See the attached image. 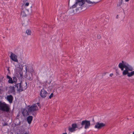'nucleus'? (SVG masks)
Instances as JSON below:
<instances>
[{"instance_id": "2eb2a0df", "label": "nucleus", "mask_w": 134, "mask_h": 134, "mask_svg": "<svg viewBox=\"0 0 134 134\" xmlns=\"http://www.w3.org/2000/svg\"><path fill=\"white\" fill-rule=\"evenodd\" d=\"M86 1V0H77L76 1L79 6H82L85 4Z\"/></svg>"}, {"instance_id": "6ab92c4d", "label": "nucleus", "mask_w": 134, "mask_h": 134, "mask_svg": "<svg viewBox=\"0 0 134 134\" xmlns=\"http://www.w3.org/2000/svg\"><path fill=\"white\" fill-rule=\"evenodd\" d=\"M24 116H27L29 114L28 112L26 109H24L22 112Z\"/></svg>"}, {"instance_id": "a211bd4d", "label": "nucleus", "mask_w": 134, "mask_h": 134, "mask_svg": "<svg viewBox=\"0 0 134 134\" xmlns=\"http://www.w3.org/2000/svg\"><path fill=\"white\" fill-rule=\"evenodd\" d=\"M7 98L8 100L10 103H11L12 102L13 97L11 96L10 95L8 96L7 97Z\"/></svg>"}, {"instance_id": "cd10ccee", "label": "nucleus", "mask_w": 134, "mask_h": 134, "mask_svg": "<svg viewBox=\"0 0 134 134\" xmlns=\"http://www.w3.org/2000/svg\"><path fill=\"white\" fill-rule=\"evenodd\" d=\"M98 38L99 39H100V36H98Z\"/></svg>"}, {"instance_id": "c756f323", "label": "nucleus", "mask_w": 134, "mask_h": 134, "mask_svg": "<svg viewBox=\"0 0 134 134\" xmlns=\"http://www.w3.org/2000/svg\"><path fill=\"white\" fill-rule=\"evenodd\" d=\"M62 134H67V133L66 132L63 133H62Z\"/></svg>"}, {"instance_id": "7ed1b4c3", "label": "nucleus", "mask_w": 134, "mask_h": 134, "mask_svg": "<svg viewBox=\"0 0 134 134\" xmlns=\"http://www.w3.org/2000/svg\"><path fill=\"white\" fill-rule=\"evenodd\" d=\"M81 125L85 129L89 128L91 125L90 121L87 120L82 121L81 122Z\"/></svg>"}, {"instance_id": "bb28decb", "label": "nucleus", "mask_w": 134, "mask_h": 134, "mask_svg": "<svg viewBox=\"0 0 134 134\" xmlns=\"http://www.w3.org/2000/svg\"><path fill=\"white\" fill-rule=\"evenodd\" d=\"M24 134H29L28 132H26Z\"/></svg>"}, {"instance_id": "20e7f679", "label": "nucleus", "mask_w": 134, "mask_h": 134, "mask_svg": "<svg viewBox=\"0 0 134 134\" xmlns=\"http://www.w3.org/2000/svg\"><path fill=\"white\" fill-rule=\"evenodd\" d=\"M15 88H16V91L19 92L23 91L26 88L23 86V84L22 83H18L15 85Z\"/></svg>"}, {"instance_id": "2f4dec72", "label": "nucleus", "mask_w": 134, "mask_h": 134, "mask_svg": "<svg viewBox=\"0 0 134 134\" xmlns=\"http://www.w3.org/2000/svg\"><path fill=\"white\" fill-rule=\"evenodd\" d=\"M122 0H121V3H122Z\"/></svg>"}, {"instance_id": "6e6552de", "label": "nucleus", "mask_w": 134, "mask_h": 134, "mask_svg": "<svg viewBox=\"0 0 134 134\" xmlns=\"http://www.w3.org/2000/svg\"><path fill=\"white\" fill-rule=\"evenodd\" d=\"M10 57L13 61L17 63L18 62V56L15 54L11 52Z\"/></svg>"}, {"instance_id": "dca6fc26", "label": "nucleus", "mask_w": 134, "mask_h": 134, "mask_svg": "<svg viewBox=\"0 0 134 134\" xmlns=\"http://www.w3.org/2000/svg\"><path fill=\"white\" fill-rule=\"evenodd\" d=\"M53 79V77L51 76H50L49 77H48L46 79V82L48 83H50Z\"/></svg>"}, {"instance_id": "4468645a", "label": "nucleus", "mask_w": 134, "mask_h": 134, "mask_svg": "<svg viewBox=\"0 0 134 134\" xmlns=\"http://www.w3.org/2000/svg\"><path fill=\"white\" fill-rule=\"evenodd\" d=\"M29 4V1L28 0H23L22 5L24 7L28 6Z\"/></svg>"}, {"instance_id": "1a4fd4ad", "label": "nucleus", "mask_w": 134, "mask_h": 134, "mask_svg": "<svg viewBox=\"0 0 134 134\" xmlns=\"http://www.w3.org/2000/svg\"><path fill=\"white\" fill-rule=\"evenodd\" d=\"M78 129V127L76 124H73L72 125L71 127H69L68 130L69 131L73 132L76 130Z\"/></svg>"}, {"instance_id": "7c9ffc66", "label": "nucleus", "mask_w": 134, "mask_h": 134, "mask_svg": "<svg viewBox=\"0 0 134 134\" xmlns=\"http://www.w3.org/2000/svg\"><path fill=\"white\" fill-rule=\"evenodd\" d=\"M16 120H17L18 121H19V120L18 119H16Z\"/></svg>"}, {"instance_id": "ddd939ff", "label": "nucleus", "mask_w": 134, "mask_h": 134, "mask_svg": "<svg viewBox=\"0 0 134 134\" xmlns=\"http://www.w3.org/2000/svg\"><path fill=\"white\" fill-rule=\"evenodd\" d=\"M17 91L15 88V85L13 86H10L9 88V92L10 93H12L15 92Z\"/></svg>"}, {"instance_id": "f257e3e1", "label": "nucleus", "mask_w": 134, "mask_h": 134, "mask_svg": "<svg viewBox=\"0 0 134 134\" xmlns=\"http://www.w3.org/2000/svg\"><path fill=\"white\" fill-rule=\"evenodd\" d=\"M119 67L121 70L123 71V75H127V76L131 77L134 75V71H132L133 68L128 63L122 61L121 63L119 64Z\"/></svg>"}, {"instance_id": "412c9836", "label": "nucleus", "mask_w": 134, "mask_h": 134, "mask_svg": "<svg viewBox=\"0 0 134 134\" xmlns=\"http://www.w3.org/2000/svg\"><path fill=\"white\" fill-rule=\"evenodd\" d=\"M78 4L77 2L76 1V3L72 6L71 8L73 9L76 7L77 6Z\"/></svg>"}, {"instance_id": "f8f14e48", "label": "nucleus", "mask_w": 134, "mask_h": 134, "mask_svg": "<svg viewBox=\"0 0 134 134\" xmlns=\"http://www.w3.org/2000/svg\"><path fill=\"white\" fill-rule=\"evenodd\" d=\"M7 78L8 79V82L9 83H13L14 82H15V79L16 78L15 77H13V80L9 76L7 75Z\"/></svg>"}, {"instance_id": "f03ea898", "label": "nucleus", "mask_w": 134, "mask_h": 134, "mask_svg": "<svg viewBox=\"0 0 134 134\" xmlns=\"http://www.w3.org/2000/svg\"><path fill=\"white\" fill-rule=\"evenodd\" d=\"M23 67V66L20 63L15 66V70L16 72L19 73L20 76L22 75Z\"/></svg>"}, {"instance_id": "0eeeda50", "label": "nucleus", "mask_w": 134, "mask_h": 134, "mask_svg": "<svg viewBox=\"0 0 134 134\" xmlns=\"http://www.w3.org/2000/svg\"><path fill=\"white\" fill-rule=\"evenodd\" d=\"M106 125V124L103 122H97L94 128L98 129H99L104 127Z\"/></svg>"}, {"instance_id": "5701e85b", "label": "nucleus", "mask_w": 134, "mask_h": 134, "mask_svg": "<svg viewBox=\"0 0 134 134\" xmlns=\"http://www.w3.org/2000/svg\"><path fill=\"white\" fill-rule=\"evenodd\" d=\"M53 93H52L49 96V99H51L52 97H53Z\"/></svg>"}, {"instance_id": "473e14b6", "label": "nucleus", "mask_w": 134, "mask_h": 134, "mask_svg": "<svg viewBox=\"0 0 134 134\" xmlns=\"http://www.w3.org/2000/svg\"><path fill=\"white\" fill-rule=\"evenodd\" d=\"M132 134H134V131L133 132Z\"/></svg>"}, {"instance_id": "9b49d317", "label": "nucleus", "mask_w": 134, "mask_h": 134, "mask_svg": "<svg viewBox=\"0 0 134 134\" xmlns=\"http://www.w3.org/2000/svg\"><path fill=\"white\" fill-rule=\"evenodd\" d=\"M78 10V8H77L75 10H74L73 9L70 8L69 10V13L70 15H74L77 12V10Z\"/></svg>"}, {"instance_id": "b1692460", "label": "nucleus", "mask_w": 134, "mask_h": 134, "mask_svg": "<svg viewBox=\"0 0 134 134\" xmlns=\"http://www.w3.org/2000/svg\"><path fill=\"white\" fill-rule=\"evenodd\" d=\"M21 15L23 16H26V15L25 14V13L24 12H21Z\"/></svg>"}, {"instance_id": "4be33fe9", "label": "nucleus", "mask_w": 134, "mask_h": 134, "mask_svg": "<svg viewBox=\"0 0 134 134\" xmlns=\"http://www.w3.org/2000/svg\"><path fill=\"white\" fill-rule=\"evenodd\" d=\"M86 1L89 4H92L93 3H95L94 2H92L91 1H90V0H86Z\"/></svg>"}, {"instance_id": "f3484780", "label": "nucleus", "mask_w": 134, "mask_h": 134, "mask_svg": "<svg viewBox=\"0 0 134 134\" xmlns=\"http://www.w3.org/2000/svg\"><path fill=\"white\" fill-rule=\"evenodd\" d=\"M33 117L32 116H30L28 117L27 118V120L28 123L29 124H31V121L32 120Z\"/></svg>"}, {"instance_id": "9d476101", "label": "nucleus", "mask_w": 134, "mask_h": 134, "mask_svg": "<svg viewBox=\"0 0 134 134\" xmlns=\"http://www.w3.org/2000/svg\"><path fill=\"white\" fill-rule=\"evenodd\" d=\"M47 94V92L44 89L41 90L40 92L41 97L43 98H45Z\"/></svg>"}, {"instance_id": "a878e982", "label": "nucleus", "mask_w": 134, "mask_h": 134, "mask_svg": "<svg viewBox=\"0 0 134 134\" xmlns=\"http://www.w3.org/2000/svg\"><path fill=\"white\" fill-rule=\"evenodd\" d=\"M113 73H111V74H110L109 75L111 77L112 76H113Z\"/></svg>"}, {"instance_id": "c85d7f7f", "label": "nucleus", "mask_w": 134, "mask_h": 134, "mask_svg": "<svg viewBox=\"0 0 134 134\" xmlns=\"http://www.w3.org/2000/svg\"><path fill=\"white\" fill-rule=\"evenodd\" d=\"M125 0V2H128L129 1V0Z\"/></svg>"}, {"instance_id": "423d86ee", "label": "nucleus", "mask_w": 134, "mask_h": 134, "mask_svg": "<svg viewBox=\"0 0 134 134\" xmlns=\"http://www.w3.org/2000/svg\"><path fill=\"white\" fill-rule=\"evenodd\" d=\"M0 110L8 111L9 110V107L8 105L4 103H0Z\"/></svg>"}, {"instance_id": "aec40b11", "label": "nucleus", "mask_w": 134, "mask_h": 134, "mask_svg": "<svg viewBox=\"0 0 134 134\" xmlns=\"http://www.w3.org/2000/svg\"><path fill=\"white\" fill-rule=\"evenodd\" d=\"M26 33L28 35H30L31 34V32L30 30L27 29L26 31Z\"/></svg>"}, {"instance_id": "39448f33", "label": "nucleus", "mask_w": 134, "mask_h": 134, "mask_svg": "<svg viewBox=\"0 0 134 134\" xmlns=\"http://www.w3.org/2000/svg\"><path fill=\"white\" fill-rule=\"evenodd\" d=\"M39 103H37L31 107H28V109L29 113H32L38 109L37 106H39Z\"/></svg>"}, {"instance_id": "393cba45", "label": "nucleus", "mask_w": 134, "mask_h": 134, "mask_svg": "<svg viewBox=\"0 0 134 134\" xmlns=\"http://www.w3.org/2000/svg\"><path fill=\"white\" fill-rule=\"evenodd\" d=\"M47 125L46 124H44V127H47Z\"/></svg>"}]
</instances>
